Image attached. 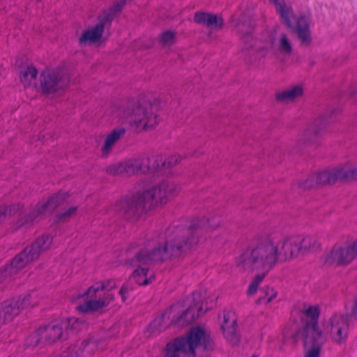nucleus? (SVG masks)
<instances>
[{
  "mask_svg": "<svg viewBox=\"0 0 357 357\" xmlns=\"http://www.w3.org/2000/svg\"><path fill=\"white\" fill-rule=\"evenodd\" d=\"M220 225V217L213 216L194 220L185 228L170 227L165 232V243H149L137 251L135 257L128 260L127 263L135 267L180 257L195 247L202 239H206L211 231L217 229Z\"/></svg>",
  "mask_w": 357,
  "mask_h": 357,
  "instance_id": "obj_1",
  "label": "nucleus"
},
{
  "mask_svg": "<svg viewBox=\"0 0 357 357\" xmlns=\"http://www.w3.org/2000/svg\"><path fill=\"white\" fill-rule=\"evenodd\" d=\"M179 188L173 182L165 181L158 186L138 192L132 197L119 202L116 208L122 217L128 221H137L147 211L158 204L167 203L176 196Z\"/></svg>",
  "mask_w": 357,
  "mask_h": 357,
  "instance_id": "obj_2",
  "label": "nucleus"
},
{
  "mask_svg": "<svg viewBox=\"0 0 357 357\" xmlns=\"http://www.w3.org/2000/svg\"><path fill=\"white\" fill-rule=\"evenodd\" d=\"M248 249L272 270L280 261L290 260L300 254L296 236L282 240L265 238Z\"/></svg>",
  "mask_w": 357,
  "mask_h": 357,
  "instance_id": "obj_3",
  "label": "nucleus"
},
{
  "mask_svg": "<svg viewBox=\"0 0 357 357\" xmlns=\"http://www.w3.org/2000/svg\"><path fill=\"white\" fill-rule=\"evenodd\" d=\"M68 195L66 192H59L50 197L45 202L39 203L36 208L29 212H22L23 206L20 204L13 206H0V222L7 216L18 215L17 227H30L40 215L47 211H52L59 206L63 204Z\"/></svg>",
  "mask_w": 357,
  "mask_h": 357,
  "instance_id": "obj_4",
  "label": "nucleus"
},
{
  "mask_svg": "<svg viewBox=\"0 0 357 357\" xmlns=\"http://www.w3.org/2000/svg\"><path fill=\"white\" fill-rule=\"evenodd\" d=\"M158 102L141 99L129 104L123 111V116L131 129L141 132L153 128L158 123L159 119L156 114Z\"/></svg>",
  "mask_w": 357,
  "mask_h": 357,
  "instance_id": "obj_5",
  "label": "nucleus"
},
{
  "mask_svg": "<svg viewBox=\"0 0 357 357\" xmlns=\"http://www.w3.org/2000/svg\"><path fill=\"white\" fill-rule=\"evenodd\" d=\"M52 243V237L49 235H43L38 238L31 245L26 246L18 254L10 265L5 267L0 273V280L17 274L27 264L36 260L41 253L50 248Z\"/></svg>",
  "mask_w": 357,
  "mask_h": 357,
  "instance_id": "obj_6",
  "label": "nucleus"
},
{
  "mask_svg": "<svg viewBox=\"0 0 357 357\" xmlns=\"http://www.w3.org/2000/svg\"><path fill=\"white\" fill-rule=\"evenodd\" d=\"M115 287V282L111 280L90 287L84 294L79 296L84 298V303L77 306V310L82 312H89L105 307L114 298L109 291Z\"/></svg>",
  "mask_w": 357,
  "mask_h": 357,
  "instance_id": "obj_7",
  "label": "nucleus"
},
{
  "mask_svg": "<svg viewBox=\"0 0 357 357\" xmlns=\"http://www.w3.org/2000/svg\"><path fill=\"white\" fill-rule=\"evenodd\" d=\"M236 26L238 31L241 33L243 43V52H245V59L247 61L253 64L264 62L268 54V47L252 37L251 33L252 29L245 15L240 17Z\"/></svg>",
  "mask_w": 357,
  "mask_h": 357,
  "instance_id": "obj_8",
  "label": "nucleus"
},
{
  "mask_svg": "<svg viewBox=\"0 0 357 357\" xmlns=\"http://www.w3.org/2000/svg\"><path fill=\"white\" fill-rule=\"evenodd\" d=\"M236 266L242 272L256 273L248 287L247 293L249 296H252L257 292L259 284L272 270L248 248L237 259Z\"/></svg>",
  "mask_w": 357,
  "mask_h": 357,
  "instance_id": "obj_9",
  "label": "nucleus"
},
{
  "mask_svg": "<svg viewBox=\"0 0 357 357\" xmlns=\"http://www.w3.org/2000/svg\"><path fill=\"white\" fill-rule=\"evenodd\" d=\"M274 3L280 15L283 22L297 33L298 38L302 46H307L311 42L309 29V21L305 17H296L290 7L287 6L284 0H269Z\"/></svg>",
  "mask_w": 357,
  "mask_h": 357,
  "instance_id": "obj_10",
  "label": "nucleus"
},
{
  "mask_svg": "<svg viewBox=\"0 0 357 357\" xmlns=\"http://www.w3.org/2000/svg\"><path fill=\"white\" fill-rule=\"evenodd\" d=\"M39 89L45 95H52L63 91L70 83L68 71L62 67L47 69L39 78Z\"/></svg>",
  "mask_w": 357,
  "mask_h": 357,
  "instance_id": "obj_11",
  "label": "nucleus"
},
{
  "mask_svg": "<svg viewBox=\"0 0 357 357\" xmlns=\"http://www.w3.org/2000/svg\"><path fill=\"white\" fill-rule=\"evenodd\" d=\"M150 158L139 157L107 166L106 172L112 176H131L150 172Z\"/></svg>",
  "mask_w": 357,
  "mask_h": 357,
  "instance_id": "obj_12",
  "label": "nucleus"
},
{
  "mask_svg": "<svg viewBox=\"0 0 357 357\" xmlns=\"http://www.w3.org/2000/svg\"><path fill=\"white\" fill-rule=\"evenodd\" d=\"M66 324L67 322L61 321L39 328L36 333L31 336L30 339L33 342L30 344L35 347L40 344H52L58 340L67 339V332L65 331Z\"/></svg>",
  "mask_w": 357,
  "mask_h": 357,
  "instance_id": "obj_13",
  "label": "nucleus"
},
{
  "mask_svg": "<svg viewBox=\"0 0 357 357\" xmlns=\"http://www.w3.org/2000/svg\"><path fill=\"white\" fill-rule=\"evenodd\" d=\"M182 352L195 356V349L199 346L208 348L210 346V337L206 331L200 327L192 328L186 337L177 338L173 341Z\"/></svg>",
  "mask_w": 357,
  "mask_h": 357,
  "instance_id": "obj_14",
  "label": "nucleus"
},
{
  "mask_svg": "<svg viewBox=\"0 0 357 357\" xmlns=\"http://www.w3.org/2000/svg\"><path fill=\"white\" fill-rule=\"evenodd\" d=\"M204 296L201 292H194L189 298V305L186 310L178 317L174 318L172 324L177 326H185L191 324L194 320L199 317L208 310L207 303L205 306L204 303Z\"/></svg>",
  "mask_w": 357,
  "mask_h": 357,
  "instance_id": "obj_15",
  "label": "nucleus"
},
{
  "mask_svg": "<svg viewBox=\"0 0 357 357\" xmlns=\"http://www.w3.org/2000/svg\"><path fill=\"white\" fill-rule=\"evenodd\" d=\"M357 258V238L343 246L335 245L324 257L327 266H346Z\"/></svg>",
  "mask_w": 357,
  "mask_h": 357,
  "instance_id": "obj_16",
  "label": "nucleus"
},
{
  "mask_svg": "<svg viewBox=\"0 0 357 357\" xmlns=\"http://www.w3.org/2000/svg\"><path fill=\"white\" fill-rule=\"evenodd\" d=\"M349 326L346 319L338 314H334L326 319L323 324V333L336 344L342 345L347 341Z\"/></svg>",
  "mask_w": 357,
  "mask_h": 357,
  "instance_id": "obj_17",
  "label": "nucleus"
},
{
  "mask_svg": "<svg viewBox=\"0 0 357 357\" xmlns=\"http://www.w3.org/2000/svg\"><path fill=\"white\" fill-rule=\"evenodd\" d=\"M220 329L225 339L235 346L241 341V333L237 324V315L232 310H225L218 316Z\"/></svg>",
  "mask_w": 357,
  "mask_h": 357,
  "instance_id": "obj_18",
  "label": "nucleus"
},
{
  "mask_svg": "<svg viewBox=\"0 0 357 357\" xmlns=\"http://www.w3.org/2000/svg\"><path fill=\"white\" fill-rule=\"evenodd\" d=\"M30 296L26 295L19 297L16 299L9 300L3 302L0 305V319L1 325L11 321L13 318L17 316L20 312L31 305Z\"/></svg>",
  "mask_w": 357,
  "mask_h": 357,
  "instance_id": "obj_19",
  "label": "nucleus"
},
{
  "mask_svg": "<svg viewBox=\"0 0 357 357\" xmlns=\"http://www.w3.org/2000/svg\"><path fill=\"white\" fill-rule=\"evenodd\" d=\"M326 121L323 117L317 119L298 137V142L305 145H312L319 142L323 135Z\"/></svg>",
  "mask_w": 357,
  "mask_h": 357,
  "instance_id": "obj_20",
  "label": "nucleus"
},
{
  "mask_svg": "<svg viewBox=\"0 0 357 357\" xmlns=\"http://www.w3.org/2000/svg\"><path fill=\"white\" fill-rule=\"evenodd\" d=\"M303 314L310 321L305 324L302 335H323L317 328V320L319 316V309L317 305H304L301 309Z\"/></svg>",
  "mask_w": 357,
  "mask_h": 357,
  "instance_id": "obj_21",
  "label": "nucleus"
},
{
  "mask_svg": "<svg viewBox=\"0 0 357 357\" xmlns=\"http://www.w3.org/2000/svg\"><path fill=\"white\" fill-rule=\"evenodd\" d=\"M82 357H91L96 351L103 350L105 340L98 337H90L77 346Z\"/></svg>",
  "mask_w": 357,
  "mask_h": 357,
  "instance_id": "obj_22",
  "label": "nucleus"
},
{
  "mask_svg": "<svg viewBox=\"0 0 357 357\" xmlns=\"http://www.w3.org/2000/svg\"><path fill=\"white\" fill-rule=\"evenodd\" d=\"M302 337L304 346L309 349L305 357H319L320 348L326 341L324 335H302Z\"/></svg>",
  "mask_w": 357,
  "mask_h": 357,
  "instance_id": "obj_23",
  "label": "nucleus"
},
{
  "mask_svg": "<svg viewBox=\"0 0 357 357\" xmlns=\"http://www.w3.org/2000/svg\"><path fill=\"white\" fill-rule=\"evenodd\" d=\"M317 185H326L342 181L340 167L325 170L314 175Z\"/></svg>",
  "mask_w": 357,
  "mask_h": 357,
  "instance_id": "obj_24",
  "label": "nucleus"
},
{
  "mask_svg": "<svg viewBox=\"0 0 357 357\" xmlns=\"http://www.w3.org/2000/svg\"><path fill=\"white\" fill-rule=\"evenodd\" d=\"M194 20L196 23L213 29H221L224 24L223 19L221 17L208 13H196Z\"/></svg>",
  "mask_w": 357,
  "mask_h": 357,
  "instance_id": "obj_25",
  "label": "nucleus"
},
{
  "mask_svg": "<svg viewBox=\"0 0 357 357\" xmlns=\"http://www.w3.org/2000/svg\"><path fill=\"white\" fill-rule=\"evenodd\" d=\"M300 254L306 255L319 250L321 244L318 240L312 236H296Z\"/></svg>",
  "mask_w": 357,
  "mask_h": 357,
  "instance_id": "obj_26",
  "label": "nucleus"
},
{
  "mask_svg": "<svg viewBox=\"0 0 357 357\" xmlns=\"http://www.w3.org/2000/svg\"><path fill=\"white\" fill-rule=\"evenodd\" d=\"M124 128H118L112 130L105 138L101 147V153L103 157H107L112 151L116 143L124 135Z\"/></svg>",
  "mask_w": 357,
  "mask_h": 357,
  "instance_id": "obj_27",
  "label": "nucleus"
},
{
  "mask_svg": "<svg viewBox=\"0 0 357 357\" xmlns=\"http://www.w3.org/2000/svg\"><path fill=\"white\" fill-rule=\"evenodd\" d=\"M103 30V24L98 23L95 26L85 31L79 39L80 45L95 43L102 37Z\"/></svg>",
  "mask_w": 357,
  "mask_h": 357,
  "instance_id": "obj_28",
  "label": "nucleus"
},
{
  "mask_svg": "<svg viewBox=\"0 0 357 357\" xmlns=\"http://www.w3.org/2000/svg\"><path fill=\"white\" fill-rule=\"evenodd\" d=\"M303 93V87L300 85L290 86L286 90L276 94V100L281 102H289L302 96Z\"/></svg>",
  "mask_w": 357,
  "mask_h": 357,
  "instance_id": "obj_29",
  "label": "nucleus"
},
{
  "mask_svg": "<svg viewBox=\"0 0 357 357\" xmlns=\"http://www.w3.org/2000/svg\"><path fill=\"white\" fill-rule=\"evenodd\" d=\"M153 280V274H149V269L146 267L135 269L130 278V281H134L138 285H146Z\"/></svg>",
  "mask_w": 357,
  "mask_h": 357,
  "instance_id": "obj_30",
  "label": "nucleus"
},
{
  "mask_svg": "<svg viewBox=\"0 0 357 357\" xmlns=\"http://www.w3.org/2000/svg\"><path fill=\"white\" fill-rule=\"evenodd\" d=\"M37 74L38 71L34 66H28L20 71V81L25 87H36V79Z\"/></svg>",
  "mask_w": 357,
  "mask_h": 357,
  "instance_id": "obj_31",
  "label": "nucleus"
},
{
  "mask_svg": "<svg viewBox=\"0 0 357 357\" xmlns=\"http://www.w3.org/2000/svg\"><path fill=\"white\" fill-rule=\"evenodd\" d=\"M126 4V0H119V1L112 6L107 11L104 13L99 24H102L103 28H105L107 24H109L114 20L115 15L122 10Z\"/></svg>",
  "mask_w": 357,
  "mask_h": 357,
  "instance_id": "obj_32",
  "label": "nucleus"
},
{
  "mask_svg": "<svg viewBox=\"0 0 357 357\" xmlns=\"http://www.w3.org/2000/svg\"><path fill=\"white\" fill-rule=\"evenodd\" d=\"M276 48L283 56H290L293 52V45L290 38L285 33H281L276 40Z\"/></svg>",
  "mask_w": 357,
  "mask_h": 357,
  "instance_id": "obj_33",
  "label": "nucleus"
},
{
  "mask_svg": "<svg viewBox=\"0 0 357 357\" xmlns=\"http://www.w3.org/2000/svg\"><path fill=\"white\" fill-rule=\"evenodd\" d=\"M168 324V320L166 319V316L164 314L153 320V321L149 325L146 333H149V336L155 335L164 331L167 327Z\"/></svg>",
  "mask_w": 357,
  "mask_h": 357,
  "instance_id": "obj_34",
  "label": "nucleus"
},
{
  "mask_svg": "<svg viewBox=\"0 0 357 357\" xmlns=\"http://www.w3.org/2000/svg\"><path fill=\"white\" fill-rule=\"evenodd\" d=\"M62 322H67V326H65V331L68 335L69 331H77L81 330L85 326L83 319L81 318L71 317L61 320Z\"/></svg>",
  "mask_w": 357,
  "mask_h": 357,
  "instance_id": "obj_35",
  "label": "nucleus"
},
{
  "mask_svg": "<svg viewBox=\"0 0 357 357\" xmlns=\"http://www.w3.org/2000/svg\"><path fill=\"white\" fill-rule=\"evenodd\" d=\"M342 181L357 180V166H340Z\"/></svg>",
  "mask_w": 357,
  "mask_h": 357,
  "instance_id": "obj_36",
  "label": "nucleus"
},
{
  "mask_svg": "<svg viewBox=\"0 0 357 357\" xmlns=\"http://www.w3.org/2000/svg\"><path fill=\"white\" fill-rule=\"evenodd\" d=\"M176 38V33L168 30L160 34L159 43L164 47H170L175 43Z\"/></svg>",
  "mask_w": 357,
  "mask_h": 357,
  "instance_id": "obj_37",
  "label": "nucleus"
},
{
  "mask_svg": "<svg viewBox=\"0 0 357 357\" xmlns=\"http://www.w3.org/2000/svg\"><path fill=\"white\" fill-rule=\"evenodd\" d=\"M261 293L264 294V296H261L258 299V303H268L271 302L277 296V292L275 289L271 287H264L261 289Z\"/></svg>",
  "mask_w": 357,
  "mask_h": 357,
  "instance_id": "obj_38",
  "label": "nucleus"
},
{
  "mask_svg": "<svg viewBox=\"0 0 357 357\" xmlns=\"http://www.w3.org/2000/svg\"><path fill=\"white\" fill-rule=\"evenodd\" d=\"M167 160L161 155H156L150 159V171H158L163 168H166Z\"/></svg>",
  "mask_w": 357,
  "mask_h": 357,
  "instance_id": "obj_39",
  "label": "nucleus"
},
{
  "mask_svg": "<svg viewBox=\"0 0 357 357\" xmlns=\"http://www.w3.org/2000/svg\"><path fill=\"white\" fill-rule=\"evenodd\" d=\"M77 210V206H70L68 209L65 210L64 211L59 213L57 215V219L59 221L65 222L68 220L70 218H72L73 215L76 214Z\"/></svg>",
  "mask_w": 357,
  "mask_h": 357,
  "instance_id": "obj_40",
  "label": "nucleus"
},
{
  "mask_svg": "<svg viewBox=\"0 0 357 357\" xmlns=\"http://www.w3.org/2000/svg\"><path fill=\"white\" fill-rule=\"evenodd\" d=\"M165 357H179L178 353L182 352L181 349L174 342H169L165 349Z\"/></svg>",
  "mask_w": 357,
  "mask_h": 357,
  "instance_id": "obj_41",
  "label": "nucleus"
},
{
  "mask_svg": "<svg viewBox=\"0 0 357 357\" xmlns=\"http://www.w3.org/2000/svg\"><path fill=\"white\" fill-rule=\"evenodd\" d=\"M316 185H317V183L314 175H311L306 179L298 183V187L304 190L312 188Z\"/></svg>",
  "mask_w": 357,
  "mask_h": 357,
  "instance_id": "obj_42",
  "label": "nucleus"
},
{
  "mask_svg": "<svg viewBox=\"0 0 357 357\" xmlns=\"http://www.w3.org/2000/svg\"><path fill=\"white\" fill-rule=\"evenodd\" d=\"M61 357H82V356L77 345H72L63 351Z\"/></svg>",
  "mask_w": 357,
  "mask_h": 357,
  "instance_id": "obj_43",
  "label": "nucleus"
},
{
  "mask_svg": "<svg viewBox=\"0 0 357 357\" xmlns=\"http://www.w3.org/2000/svg\"><path fill=\"white\" fill-rule=\"evenodd\" d=\"M167 160L166 168H170L178 164L181 161V158L178 155H172L169 158H165Z\"/></svg>",
  "mask_w": 357,
  "mask_h": 357,
  "instance_id": "obj_44",
  "label": "nucleus"
},
{
  "mask_svg": "<svg viewBox=\"0 0 357 357\" xmlns=\"http://www.w3.org/2000/svg\"><path fill=\"white\" fill-rule=\"evenodd\" d=\"M132 288L129 286L128 284H126L121 287L119 294L121 296L122 300L123 301H126V294Z\"/></svg>",
  "mask_w": 357,
  "mask_h": 357,
  "instance_id": "obj_45",
  "label": "nucleus"
},
{
  "mask_svg": "<svg viewBox=\"0 0 357 357\" xmlns=\"http://www.w3.org/2000/svg\"><path fill=\"white\" fill-rule=\"evenodd\" d=\"M352 314L356 317L357 318V298H356V301L355 302V305L352 309Z\"/></svg>",
  "mask_w": 357,
  "mask_h": 357,
  "instance_id": "obj_46",
  "label": "nucleus"
},
{
  "mask_svg": "<svg viewBox=\"0 0 357 357\" xmlns=\"http://www.w3.org/2000/svg\"><path fill=\"white\" fill-rule=\"evenodd\" d=\"M252 357H256L255 356H252Z\"/></svg>",
  "mask_w": 357,
  "mask_h": 357,
  "instance_id": "obj_47",
  "label": "nucleus"
}]
</instances>
